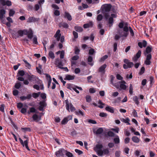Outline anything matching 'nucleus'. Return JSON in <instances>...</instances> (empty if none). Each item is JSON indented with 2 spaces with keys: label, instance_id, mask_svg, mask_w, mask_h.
<instances>
[{
  "label": "nucleus",
  "instance_id": "f257e3e1",
  "mask_svg": "<svg viewBox=\"0 0 157 157\" xmlns=\"http://www.w3.org/2000/svg\"><path fill=\"white\" fill-rule=\"evenodd\" d=\"M112 6L110 4H105L102 6L101 9L102 13L104 15L106 19L108 18L109 15V12Z\"/></svg>",
  "mask_w": 157,
  "mask_h": 157
},
{
  "label": "nucleus",
  "instance_id": "f03ea898",
  "mask_svg": "<svg viewBox=\"0 0 157 157\" xmlns=\"http://www.w3.org/2000/svg\"><path fill=\"white\" fill-rule=\"evenodd\" d=\"M129 29L127 23H125L123 27V30L119 29L118 30L117 33L120 35L121 37H127Z\"/></svg>",
  "mask_w": 157,
  "mask_h": 157
},
{
  "label": "nucleus",
  "instance_id": "7ed1b4c3",
  "mask_svg": "<svg viewBox=\"0 0 157 157\" xmlns=\"http://www.w3.org/2000/svg\"><path fill=\"white\" fill-rule=\"evenodd\" d=\"M103 147L102 144L101 143L97 144L94 147V150L97 153V155L99 156H102V153L101 152L102 150L101 149Z\"/></svg>",
  "mask_w": 157,
  "mask_h": 157
},
{
  "label": "nucleus",
  "instance_id": "20e7f679",
  "mask_svg": "<svg viewBox=\"0 0 157 157\" xmlns=\"http://www.w3.org/2000/svg\"><path fill=\"white\" fill-rule=\"evenodd\" d=\"M24 138L26 139L23 142V140L20 138H19V140L23 146H25L26 148L29 151H30V149L28 146V143L29 141V139L28 137H27L25 135L23 137Z\"/></svg>",
  "mask_w": 157,
  "mask_h": 157
},
{
  "label": "nucleus",
  "instance_id": "39448f33",
  "mask_svg": "<svg viewBox=\"0 0 157 157\" xmlns=\"http://www.w3.org/2000/svg\"><path fill=\"white\" fill-rule=\"evenodd\" d=\"M66 104V106L67 109L70 112L69 109L71 112H73L75 110V108L73 106L72 104L70 102H69L68 100L65 101Z\"/></svg>",
  "mask_w": 157,
  "mask_h": 157
},
{
  "label": "nucleus",
  "instance_id": "423d86ee",
  "mask_svg": "<svg viewBox=\"0 0 157 157\" xmlns=\"http://www.w3.org/2000/svg\"><path fill=\"white\" fill-rule=\"evenodd\" d=\"M66 151L63 148L60 149L59 151L56 152V155L57 157H60V156H63L65 154Z\"/></svg>",
  "mask_w": 157,
  "mask_h": 157
},
{
  "label": "nucleus",
  "instance_id": "0eeeda50",
  "mask_svg": "<svg viewBox=\"0 0 157 157\" xmlns=\"http://www.w3.org/2000/svg\"><path fill=\"white\" fill-rule=\"evenodd\" d=\"M146 59L144 61V63L146 65H149L151 63L150 60L151 58V54H148L146 56Z\"/></svg>",
  "mask_w": 157,
  "mask_h": 157
},
{
  "label": "nucleus",
  "instance_id": "6e6552de",
  "mask_svg": "<svg viewBox=\"0 0 157 157\" xmlns=\"http://www.w3.org/2000/svg\"><path fill=\"white\" fill-rule=\"evenodd\" d=\"M107 67L106 64H104L100 67L98 70V72L101 73L102 74H105V68Z\"/></svg>",
  "mask_w": 157,
  "mask_h": 157
},
{
  "label": "nucleus",
  "instance_id": "1a4fd4ad",
  "mask_svg": "<svg viewBox=\"0 0 157 157\" xmlns=\"http://www.w3.org/2000/svg\"><path fill=\"white\" fill-rule=\"evenodd\" d=\"M40 106L39 107V109L40 111H43L44 110V108L46 107L47 104L45 101H41L39 103Z\"/></svg>",
  "mask_w": 157,
  "mask_h": 157
},
{
  "label": "nucleus",
  "instance_id": "9d476101",
  "mask_svg": "<svg viewBox=\"0 0 157 157\" xmlns=\"http://www.w3.org/2000/svg\"><path fill=\"white\" fill-rule=\"evenodd\" d=\"M141 54V51L139 50L136 55L132 58V60L135 62H136L138 59L140 57Z\"/></svg>",
  "mask_w": 157,
  "mask_h": 157
},
{
  "label": "nucleus",
  "instance_id": "9b49d317",
  "mask_svg": "<svg viewBox=\"0 0 157 157\" xmlns=\"http://www.w3.org/2000/svg\"><path fill=\"white\" fill-rule=\"evenodd\" d=\"M39 20V18H35L33 17H29L27 22L31 23L38 21Z\"/></svg>",
  "mask_w": 157,
  "mask_h": 157
},
{
  "label": "nucleus",
  "instance_id": "f8f14e48",
  "mask_svg": "<svg viewBox=\"0 0 157 157\" xmlns=\"http://www.w3.org/2000/svg\"><path fill=\"white\" fill-rule=\"evenodd\" d=\"M0 2L2 5L3 6L6 5H7L9 6L11 5V2L9 0L5 1V0H0Z\"/></svg>",
  "mask_w": 157,
  "mask_h": 157
},
{
  "label": "nucleus",
  "instance_id": "ddd939ff",
  "mask_svg": "<svg viewBox=\"0 0 157 157\" xmlns=\"http://www.w3.org/2000/svg\"><path fill=\"white\" fill-rule=\"evenodd\" d=\"M120 87L121 89L125 90H126V88L127 87V86L125 85L126 83V82L124 81H122L121 82H120Z\"/></svg>",
  "mask_w": 157,
  "mask_h": 157
},
{
  "label": "nucleus",
  "instance_id": "4468645a",
  "mask_svg": "<svg viewBox=\"0 0 157 157\" xmlns=\"http://www.w3.org/2000/svg\"><path fill=\"white\" fill-rule=\"evenodd\" d=\"M33 34L32 30L29 29V31L26 30L25 35H27L28 38L31 39L33 37Z\"/></svg>",
  "mask_w": 157,
  "mask_h": 157
},
{
  "label": "nucleus",
  "instance_id": "2eb2a0df",
  "mask_svg": "<svg viewBox=\"0 0 157 157\" xmlns=\"http://www.w3.org/2000/svg\"><path fill=\"white\" fill-rule=\"evenodd\" d=\"M147 44V42L145 40H143L142 42H139L138 43V46L141 48L143 47H146Z\"/></svg>",
  "mask_w": 157,
  "mask_h": 157
},
{
  "label": "nucleus",
  "instance_id": "dca6fc26",
  "mask_svg": "<svg viewBox=\"0 0 157 157\" xmlns=\"http://www.w3.org/2000/svg\"><path fill=\"white\" fill-rule=\"evenodd\" d=\"M124 63L127 64L129 68H131L134 65V64L132 62H129V61L127 59H124Z\"/></svg>",
  "mask_w": 157,
  "mask_h": 157
},
{
  "label": "nucleus",
  "instance_id": "f3484780",
  "mask_svg": "<svg viewBox=\"0 0 157 157\" xmlns=\"http://www.w3.org/2000/svg\"><path fill=\"white\" fill-rule=\"evenodd\" d=\"M61 36V34L60 33V30H58L54 36V37L56 38L57 40L58 41L59 40Z\"/></svg>",
  "mask_w": 157,
  "mask_h": 157
},
{
  "label": "nucleus",
  "instance_id": "a211bd4d",
  "mask_svg": "<svg viewBox=\"0 0 157 157\" xmlns=\"http://www.w3.org/2000/svg\"><path fill=\"white\" fill-rule=\"evenodd\" d=\"M152 48L151 46H147L146 49L145 51L144 52V54L145 56L147 55L150 54V53L151 51Z\"/></svg>",
  "mask_w": 157,
  "mask_h": 157
},
{
  "label": "nucleus",
  "instance_id": "6ab92c4d",
  "mask_svg": "<svg viewBox=\"0 0 157 157\" xmlns=\"http://www.w3.org/2000/svg\"><path fill=\"white\" fill-rule=\"evenodd\" d=\"M64 17L67 18L69 21H71L72 19V18L71 15L70 13L67 12H65L64 15Z\"/></svg>",
  "mask_w": 157,
  "mask_h": 157
},
{
  "label": "nucleus",
  "instance_id": "aec40b11",
  "mask_svg": "<svg viewBox=\"0 0 157 157\" xmlns=\"http://www.w3.org/2000/svg\"><path fill=\"white\" fill-rule=\"evenodd\" d=\"M6 13V11L4 9L0 10V19L2 20Z\"/></svg>",
  "mask_w": 157,
  "mask_h": 157
},
{
  "label": "nucleus",
  "instance_id": "412c9836",
  "mask_svg": "<svg viewBox=\"0 0 157 157\" xmlns=\"http://www.w3.org/2000/svg\"><path fill=\"white\" fill-rule=\"evenodd\" d=\"M31 98V94H28L27 96H21L20 97V99L22 101H23L27 99H30Z\"/></svg>",
  "mask_w": 157,
  "mask_h": 157
},
{
  "label": "nucleus",
  "instance_id": "4be33fe9",
  "mask_svg": "<svg viewBox=\"0 0 157 157\" xmlns=\"http://www.w3.org/2000/svg\"><path fill=\"white\" fill-rule=\"evenodd\" d=\"M105 110L109 112L112 113H113L114 112V108L113 107H111L109 106H108L105 108Z\"/></svg>",
  "mask_w": 157,
  "mask_h": 157
},
{
  "label": "nucleus",
  "instance_id": "5701e85b",
  "mask_svg": "<svg viewBox=\"0 0 157 157\" xmlns=\"http://www.w3.org/2000/svg\"><path fill=\"white\" fill-rule=\"evenodd\" d=\"M59 27H63V28L66 29L68 28L69 27L68 24L65 22H63L60 23L59 25Z\"/></svg>",
  "mask_w": 157,
  "mask_h": 157
},
{
  "label": "nucleus",
  "instance_id": "b1692460",
  "mask_svg": "<svg viewBox=\"0 0 157 157\" xmlns=\"http://www.w3.org/2000/svg\"><path fill=\"white\" fill-rule=\"evenodd\" d=\"M87 61L89 64L92 66L93 65L94 63L92 62L93 58L92 56H89L88 58Z\"/></svg>",
  "mask_w": 157,
  "mask_h": 157
},
{
  "label": "nucleus",
  "instance_id": "393cba45",
  "mask_svg": "<svg viewBox=\"0 0 157 157\" xmlns=\"http://www.w3.org/2000/svg\"><path fill=\"white\" fill-rule=\"evenodd\" d=\"M75 76L74 75H68L66 76L65 78L64 79L65 80H71L74 79Z\"/></svg>",
  "mask_w": 157,
  "mask_h": 157
},
{
  "label": "nucleus",
  "instance_id": "a878e982",
  "mask_svg": "<svg viewBox=\"0 0 157 157\" xmlns=\"http://www.w3.org/2000/svg\"><path fill=\"white\" fill-rule=\"evenodd\" d=\"M93 25L92 22L90 21L88 23L84 25L83 27L84 28H88L91 27Z\"/></svg>",
  "mask_w": 157,
  "mask_h": 157
},
{
  "label": "nucleus",
  "instance_id": "bb28decb",
  "mask_svg": "<svg viewBox=\"0 0 157 157\" xmlns=\"http://www.w3.org/2000/svg\"><path fill=\"white\" fill-rule=\"evenodd\" d=\"M103 131V130L102 128H98L96 132H94V133H95L97 134H101Z\"/></svg>",
  "mask_w": 157,
  "mask_h": 157
},
{
  "label": "nucleus",
  "instance_id": "cd10ccee",
  "mask_svg": "<svg viewBox=\"0 0 157 157\" xmlns=\"http://www.w3.org/2000/svg\"><path fill=\"white\" fill-rule=\"evenodd\" d=\"M75 30L78 32H81L82 31L83 29L80 26H75Z\"/></svg>",
  "mask_w": 157,
  "mask_h": 157
},
{
  "label": "nucleus",
  "instance_id": "c85d7f7f",
  "mask_svg": "<svg viewBox=\"0 0 157 157\" xmlns=\"http://www.w3.org/2000/svg\"><path fill=\"white\" fill-rule=\"evenodd\" d=\"M101 152L102 153V156L103 155H108L109 153V151L107 148H105L102 150Z\"/></svg>",
  "mask_w": 157,
  "mask_h": 157
},
{
  "label": "nucleus",
  "instance_id": "c756f323",
  "mask_svg": "<svg viewBox=\"0 0 157 157\" xmlns=\"http://www.w3.org/2000/svg\"><path fill=\"white\" fill-rule=\"evenodd\" d=\"M132 139L133 141L136 143H138L140 141V139L138 137L136 136L132 137Z\"/></svg>",
  "mask_w": 157,
  "mask_h": 157
},
{
  "label": "nucleus",
  "instance_id": "7c9ffc66",
  "mask_svg": "<svg viewBox=\"0 0 157 157\" xmlns=\"http://www.w3.org/2000/svg\"><path fill=\"white\" fill-rule=\"evenodd\" d=\"M133 100L136 105H138L139 104V102L138 100V98L137 96L133 97Z\"/></svg>",
  "mask_w": 157,
  "mask_h": 157
},
{
  "label": "nucleus",
  "instance_id": "2f4dec72",
  "mask_svg": "<svg viewBox=\"0 0 157 157\" xmlns=\"http://www.w3.org/2000/svg\"><path fill=\"white\" fill-rule=\"evenodd\" d=\"M23 61L25 62V66L28 69H30L31 67V65L25 59L23 60Z\"/></svg>",
  "mask_w": 157,
  "mask_h": 157
},
{
  "label": "nucleus",
  "instance_id": "473e14b6",
  "mask_svg": "<svg viewBox=\"0 0 157 157\" xmlns=\"http://www.w3.org/2000/svg\"><path fill=\"white\" fill-rule=\"evenodd\" d=\"M113 141L115 144H119L120 143V139L119 136H117L116 137L114 138Z\"/></svg>",
  "mask_w": 157,
  "mask_h": 157
},
{
  "label": "nucleus",
  "instance_id": "72a5a7b5",
  "mask_svg": "<svg viewBox=\"0 0 157 157\" xmlns=\"http://www.w3.org/2000/svg\"><path fill=\"white\" fill-rule=\"evenodd\" d=\"M15 13V11L13 9H10L9 12V16L10 17L13 16Z\"/></svg>",
  "mask_w": 157,
  "mask_h": 157
},
{
  "label": "nucleus",
  "instance_id": "f704fd0d",
  "mask_svg": "<svg viewBox=\"0 0 157 157\" xmlns=\"http://www.w3.org/2000/svg\"><path fill=\"white\" fill-rule=\"evenodd\" d=\"M49 57L52 59H54L55 58V55L53 52L52 51H50L48 53Z\"/></svg>",
  "mask_w": 157,
  "mask_h": 157
},
{
  "label": "nucleus",
  "instance_id": "c9c22d12",
  "mask_svg": "<svg viewBox=\"0 0 157 157\" xmlns=\"http://www.w3.org/2000/svg\"><path fill=\"white\" fill-rule=\"evenodd\" d=\"M26 30H19L18 32V34L20 36H23V34H25Z\"/></svg>",
  "mask_w": 157,
  "mask_h": 157
},
{
  "label": "nucleus",
  "instance_id": "e433bc0d",
  "mask_svg": "<svg viewBox=\"0 0 157 157\" xmlns=\"http://www.w3.org/2000/svg\"><path fill=\"white\" fill-rule=\"evenodd\" d=\"M45 75L48 82H52V79L50 75L47 74H45Z\"/></svg>",
  "mask_w": 157,
  "mask_h": 157
},
{
  "label": "nucleus",
  "instance_id": "4c0bfd02",
  "mask_svg": "<svg viewBox=\"0 0 157 157\" xmlns=\"http://www.w3.org/2000/svg\"><path fill=\"white\" fill-rule=\"evenodd\" d=\"M68 121V120L67 119V118L65 117L62 120L61 122V123L62 124H66Z\"/></svg>",
  "mask_w": 157,
  "mask_h": 157
},
{
  "label": "nucleus",
  "instance_id": "58836bf2",
  "mask_svg": "<svg viewBox=\"0 0 157 157\" xmlns=\"http://www.w3.org/2000/svg\"><path fill=\"white\" fill-rule=\"evenodd\" d=\"M113 19L112 17H110L109 19V23L110 24L109 26L111 27L112 25V24L113 22Z\"/></svg>",
  "mask_w": 157,
  "mask_h": 157
},
{
  "label": "nucleus",
  "instance_id": "ea45409f",
  "mask_svg": "<svg viewBox=\"0 0 157 157\" xmlns=\"http://www.w3.org/2000/svg\"><path fill=\"white\" fill-rule=\"evenodd\" d=\"M133 86L132 85V84H130L129 86V92L130 94L132 95L133 92Z\"/></svg>",
  "mask_w": 157,
  "mask_h": 157
},
{
  "label": "nucleus",
  "instance_id": "a19ab883",
  "mask_svg": "<svg viewBox=\"0 0 157 157\" xmlns=\"http://www.w3.org/2000/svg\"><path fill=\"white\" fill-rule=\"evenodd\" d=\"M86 101L87 102H90L91 101V98L90 96L87 95L86 97Z\"/></svg>",
  "mask_w": 157,
  "mask_h": 157
},
{
  "label": "nucleus",
  "instance_id": "79ce46f5",
  "mask_svg": "<svg viewBox=\"0 0 157 157\" xmlns=\"http://www.w3.org/2000/svg\"><path fill=\"white\" fill-rule=\"evenodd\" d=\"M121 121H122L125 123H127L129 125L130 124V123H129V122H128V121H129V120L128 118H127L126 119L124 118H122V119H121Z\"/></svg>",
  "mask_w": 157,
  "mask_h": 157
},
{
  "label": "nucleus",
  "instance_id": "37998d69",
  "mask_svg": "<svg viewBox=\"0 0 157 157\" xmlns=\"http://www.w3.org/2000/svg\"><path fill=\"white\" fill-rule=\"evenodd\" d=\"M108 57V56L107 55H105L101 58L100 60V62H102L104 61L105 59H107Z\"/></svg>",
  "mask_w": 157,
  "mask_h": 157
},
{
  "label": "nucleus",
  "instance_id": "c03bdc74",
  "mask_svg": "<svg viewBox=\"0 0 157 157\" xmlns=\"http://www.w3.org/2000/svg\"><path fill=\"white\" fill-rule=\"evenodd\" d=\"M114 77H113V75L111 76V80H110V83L111 84H112L113 86L116 87L117 88V87L116 86V85L115 84H114L113 82V80H114Z\"/></svg>",
  "mask_w": 157,
  "mask_h": 157
},
{
  "label": "nucleus",
  "instance_id": "a18cd8bd",
  "mask_svg": "<svg viewBox=\"0 0 157 157\" xmlns=\"http://www.w3.org/2000/svg\"><path fill=\"white\" fill-rule=\"evenodd\" d=\"M98 104H100L101 105H99L98 106L99 108H102L103 107V105H104L105 104L103 103L100 100H99L98 102Z\"/></svg>",
  "mask_w": 157,
  "mask_h": 157
},
{
  "label": "nucleus",
  "instance_id": "49530a36",
  "mask_svg": "<svg viewBox=\"0 0 157 157\" xmlns=\"http://www.w3.org/2000/svg\"><path fill=\"white\" fill-rule=\"evenodd\" d=\"M33 118L34 121H37L38 119V116L36 114H34L33 116Z\"/></svg>",
  "mask_w": 157,
  "mask_h": 157
},
{
  "label": "nucleus",
  "instance_id": "de8ad7c7",
  "mask_svg": "<svg viewBox=\"0 0 157 157\" xmlns=\"http://www.w3.org/2000/svg\"><path fill=\"white\" fill-rule=\"evenodd\" d=\"M65 154L68 157H72L73 156V154L67 151L66 152Z\"/></svg>",
  "mask_w": 157,
  "mask_h": 157
},
{
  "label": "nucleus",
  "instance_id": "09e8293b",
  "mask_svg": "<svg viewBox=\"0 0 157 157\" xmlns=\"http://www.w3.org/2000/svg\"><path fill=\"white\" fill-rule=\"evenodd\" d=\"M102 16L101 14H99L97 16V20L98 21H100L102 20Z\"/></svg>",
  "mask_w": 157,
  "mask_h": 157
},
{
  "label": "nucleus",
  "instance_id": "8fccbe9b",
  "mask_svg": "<svg viewBox=\"0 0 157 157\" xmlns=\"http://www.w3.org/2000/svg\"><path fill=\"white\" fill-rule=\"evenodd\" d=\"M18 74L19 75L22 76L25 75V72L23 70H20L18 71Z\"/></svg>",
  "mask_w": 157,
  "mask_h": 157
},
{
  "label": "nucleus",
  "instance_id": "3c124183",
  "mask_svg": "<svg viewBox=\"0 0 157 157\" xmlns=\"http://www.w3.org/2000/svg\"><path fill=\"white\" fill-rule=\"evenodd\" d=\"M21 86V83L20 82L16 83L15 85V87L17 89H19Z\"/></svg>",
  "mask_w": 157,
  "mask_h": 157
},
{
  "label": "nucleus",
  "instance_id": "603ef678",
  "mask_svg": "<svg viewBox=\"0 0 157 157\" xmlns=\"http://www.w3.org/2000/svg\"><path fill=\"white\" fill-rule=\"evenodd\" d=\"M39 95V93H34L33 94L32 96L34 98H37Z\"/></svg>",
  "mask_w": 157,
  "mask_h": 157
},
{
  "label": "nucleus",
  "instance_id": "864d4df0",
  "mask_svg": "<svg viewBox=\"0 0 157 157\" xmlns=\"http://www.w3.org/2000/svg\"><path fill=\"white\" fill-rule=\"evenodd\" d=\"M107 134L109 136L113 137L114 136V134L111 131H109L107 132Z\"/></svg>",
  "mask_w": 157,
  "mask_h": 157
},
{
  "label": "nucleus",
  "instance_id": "5fc2aeb1",
  "mask_svg": "<svg viewBox=\"0 0 157 157\" xmlns=\"http://www.w3.org/2000/svg\"><path fill=\"white\" fill-rule=\"evenodd\" d=\"M30 112H29L28 113L30 114V112L31 113H35L36 112V109L33 107L29 109Z\"/></svg>",
  "mask_w": 157,
  "mask_h": 157
},
{
  "label": "nucleus",
  "instance_id": "6e6d98bb",
  "mask_svg": "<svg viewBox=\"0 0 157 157\" xmlns=\"http://www.w3.org/2000/svg\"><path fill=\"white\" fill-rule=\"evenodd\" d=\"M80 50L77 47H76L75 48V53L76 55H78L79 53Z\"/></svg>",
  "mask_w": 157,
  "mask_h": 157
},
{
  "label": "nucleus",
  "instance_id": "4d7b16f0",
  "mask_svg": "<svg viewBox=\"0 0 157 157\" xmlns=\"http://www.w3.org/2000/svg\"><path fill=\"white\" fill-rule=\"evenodd\" d=\"M34 75H29L28 76V79L29 81H31L33 80V79L34 78Z\"/></svg>",
  "mask_w": 157,
  "mask_h": 157
},
{
  "label": "nucleus",
  "instance_id": "13d9d810",
  "mask_svg": "<svg viewBox=\"0 0 157 157\" xmlns=\"http://www.w3.org/2000/svg\"><path fill=\"white\" fill-rule=\"evenodd\" d=\"M22 130H24V132L26 131H30L31 129L30 128H21Z\"/></svg>",
  "mask_w": 157,
  "mask_h": 157
},
{
  "label": "nucleus",
  "instance_id": "bf43d9fd",
  "mask_svg": "<svg viewBox=\"0 0 157 157\" xmlns=\"http://www.w3.org/2000/svg\"><path fill=\"white\" fill-rule=\"evenodd\" d=\"M94 50L93 48H91L89 50V55H92L94 54Z\"/></svg>",
  "mask_w": 157,
  "mask_h": 157
},
{
  "label": "nucleus",
  "instance_id": "052dcab7",
  "mask_svg": "<svg viewBox=\"0 0 157 157\" xmlns=\"http://www.w3.org/2000/svg\"><path fill=\"white\" fill-rule=\"evenodd\" d=\"M33 43L35 44H38L37 41V38L36 37L34 36L33 39Z\"/></svg>",
  "mask_w": 157,
  "mask_h": 157
},
{
  "label": "nucleus",
  "instance_id": "680f3d73",
  "mask_svg": "<svg viewBox=\"0 0 157 157\" xmlns=\"http://www.w3.org/2000/svg\"><path fill=\"white\" fill-rule=\"evenodd\" d=\"M144 71H145V68H144V67H141V68L140 71V75H142V74H143L144 73Z\"/></svg>",
  "mask_w": 157,
  "mask_h": 157
},
{
  "label": "nucleus",
  "instance_id": "e2e57ef3",
  "mask_svg": "<svg viewBox=\"0 0 157 157\" xmlns=\"http://www.w3.org/2000/svg\"><path fill=\"white\" fill-rule=\"evenodd\" d=\"M57 65L58 66L59 68L61 69H62L63 68V67H62L63 65L62 64L61 61H60Z\"/></svg>",
  "mask_w": 157,
  "mask_h": 157
},
{
  "label": "nucleus",
  "instance_id": "0e129e2a",
  "mask_svg": "<svg viewBox=\"0 0 157 157\" xmlns=\"http://www.w3.org/2000/svg\"><path fill=\"white\" fill-rule=\"evenodd\" d=\"M57 65L58 66L59 68L61 69H62L63 68V67H62L63 65L62 64L61 61H60Z\"/></svg>",
  "mask_w": 157,
  "mask_h": 157
},
{
  "label": "nucleus",
  "instance_id": "69168bd1",
  "mask_svg": "<svg viewBox=\"0 0 157 157\" xmlns=\"http://www.w3.org/2000/svg\"><path fill=\"white\" fill-rule=\"evenodd\" d=\"M116 77L117 79L119 80H122L123 78L119 74H117L116 76Z\"/></svg>",
  "mask_w": 157,
  "mask_h": 157
},
{
  "label": "nucleus",
  "instance_id": "338daca9",
  "mask_svg": "<svg viewBox=\"0 0 157 157\" xmlns=\"http://www.w3.org/2000/svg\"><path fill=\"white\" fill-rule=\"evenodd\" d=\"M107 115V114L104 113H101L99 114V116L102 117H106Z\"/></svg>",
  "mask_w": 157,
  "mask_h": 157
},
{
  "label": "nucleus",
  "instance_id": "774afa93",
  "mask_svg": "<svg viewBox=\"0 0 157 157\" xmlns=\"http://www.w3.org/2000/svg\"><path fill=\"white\" fill-rule=\"evenodd\" d=\"M120 151H117L115 153L116 157H120Z\"/></svg>",
  "mask_w": 157,
  "mask_h": 157
}]
</instances>
